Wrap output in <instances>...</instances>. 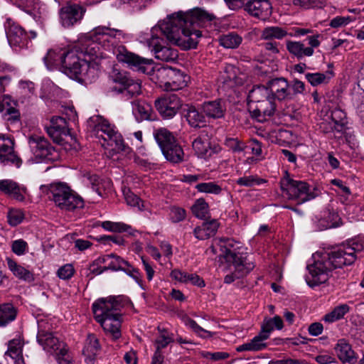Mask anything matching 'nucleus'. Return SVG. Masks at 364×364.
Returning <instances> with one entry per match:
<instances>
[{
	"instance_id": "13d9d810",
	"label": "nucleus",
	"mask_w": 364,
	"mask_h": 364,
	"mask_svg": "<svg viewBox=\"0 0 364 364\" xmlns=\"http://www.w3.org/2000/svg\"><path fill=\"white\" fill-rule=\"evenodd\" d=\"M11 248L16 255H23L28 250V244L23 240H16L12 242Z\"/></svg>"
},
{
	"instance_id": "58836bf2",
	"label": "nucleus",
	"mask_w": 364,
	"mask_h": 364,
	"mask_svg": "<svg viewBox=\"0 0 364 364\" xmlns=\"http://www.w3.org/2000/svg\"><path fill=\"white\" fill-rule=\"evenodd\" d=\"M7 264L9 269L12 272L14 276L18 279L26 282L33 281L34 278L33 274L23 267L18 264L15 261L7 259Z\"/></svg>"
},
{
	"instance_id": "9b49d317",
	"label": "nucleus",
	"mask_w": 364,
	"mask_h": 364,
	"mask_svg": "<svg viewBox=\"0 0 364 364\" xmlns=\"http://www.w3.org/2000/svg\"><path fill=\"white\" fill-rule=\"evenodd\" d=\"M37 339L45 350L56 355L58 364H73L68 353L67 346L54 336L53 333L40 330Z\"/></svg>"
},
{
	"instance_id": "5701e85b",
	"label": "nucleus",
	"mask_w": 364,
	"mask_h": 364,
	"mask_svg": "<svg viewBox=\"0 0 364 364\" xmlns=\"http://www.w3.org/2000/svg\"><path fill=\"white\" fill-rule=\"evenodd\" d=\"M0 190L19 201L23 200L26 194V188L25 187L20 186L16 182L11 180H1Z\"/></svg>"
},
{
	"instance_id": "20e7f679",
	"label": "nucleus",
	"mask_w": 364,
	"mask_h": 364,
	"mask_svg": "<svg viewBox=\"0 0 364 364\" xmlns=\"http://www.w3.org/2000/svg\"><path fill=\"white\" fill-rule=\"evenodd\" d=\"M218 245L221 252L220 257L233 267V272L225 277V283L231 284L253 269L255 264L247 258L245 248L240 242L223 238L219 240Z\"/></svg>"
},
{
	"instance_id": "49530a36",
	"label": "nucleus",
	"mask_w": 364,
	"mask_h": 364,
	"mask_svg": "<svg viewBox=\"0 0 364 364\" xmlns=\"http://www.w3.org/2000/svg\"><path fill=\"white\" fill-rule=\"evenodd\" d=\"M265 181L258 178L257 176H244L237 179L236 183L239 186L245 187H252L254 186L260 185Z\"/></svg>"
},
{
	"instance_id": "b1692460",
	"label": "nucleus",
	"mask_w": 364,
	"mask_h": 364,
	"mask_svg": "<svg viewBox=\"0 0 364 364\" xmlns=\"http://www.w3.org/2000/svg\"><path fill=\"white\" fill-rule=\"evenodd\" d=\"M183 114L188 124L193 127L205 126L206 121L204 114L200 113L194 106L186 105L183 107Z\"/></svg>"
},
{
	"instance_id": "bf43d9fd",
	"label": "nucleus",
	"mask_w": 364,
	"mask_h": 364,
	"mask_svg": "<svg viewBox=\"0 0 364 364\" xmlns=\"http://www.w3.org/2000/svg\"><path fill=\"white\" fill-rule=\"evenodd\" d=\"M203 357L207 359H210L212 360H225L229 357V353L223 351H218V352H205L203 354Z\"/></svg>"
},
{
	"instance_id": "69168bd1",
	"label": "nucleus",
	"mask_w": 364,
	"mask_h": 364,
	"mask_svg": "<svg viewBox=\"0 0 364 364\" xmlns=\"http://www.w3.org/2000/svg\"><path fill=\"white\" fill-rule=\"evenodd\" d=\"M323 325L320 323H313L309 327V333L310 335L316 336L323 332Z\"/></svg>"
},
{
	"instance_id": "f704fd0d",
	"label": "nucleus",
	"mask_w": 364,
	"mask_h": 364,
	"mask_svg": "<svg viewBox=\"0 0 364 364\" xmlns=\"http://www.w3.org/2000/svg\"><path fill=\"white\" fill-rule=\"evenodd\" d=\"M98 261L100 262H108V266L107 267V269L114 271H127L129 270L130 267L129 264L127 261L114 255H106L102 258H100Z\"/></svg>"
},
{
	"instance_id": "2f4dec72",
	"label": "nucleus",
	"mask_w": 364,
	"mask_h": 364,
	"mask_svg": "<svg viewBox=\"0 0 364 364\" xmlns=\"http://www.w3.org/2000/svg\"><path fill=\"white\" fill-rule=\"evenodd\" d=\"M153 134L161 150L176 142V137L166 128L156 129L154 130Z\"/></svg>"
},
{
	"instance_id": "8fccbe9b",
	"label": "nucleus",
	"mask_w": 364,
	"mask_h": 364,
	"mask_svg": "<svg viewBox=\"0 0 364 364\" xmlns=\"http://www.w3.org/2000/svg\"><path fill=\"white\" fill-rule=\"evenodd\" d=\"M102 227L111 232H126L130 228L129 225L122 223H114L111 221H105L102 223Z\"/></svg>"
},
{
	"instance_id": "37998d69",
	"label": "nucleus",
	"mask_w": 364,
	"mask_h": 364,
	"mask_svg": "<svg viewBox=\"0 0 364 364\" xmlns=\"http://www.w3.org/2000/svg\"><path fill=\"white\" fill-rule=\"evenodd\" d=\"M173 334L164 328H159V336L155 341L156 350H161L166 348L169 343L173 342Z\"/></svg>"
},
{
	"instance_id": "7ed1b4c3",
	"label": "nucleus",
	"mask_w": 364,
	"mask_h": 364,
	"mask_svg": "<svg viewBox=\"0 0 364 364\" xmlns=\"http://www.w3.org/2000/svg\"><path fill=\"white\" fill-rule=\"evenodd\" d=\"M363 250L361 240L351 239L318 256L313 264L307 266V284L314 287L325 283L333 269L353 264Z\"/></svg>"
},
{
	"instance_id": "0eeeda50",
	"label": "nucleus",
	"mask_w": 364,
	"mask_h": 364,
	"mask_svg": "<svg viewBox=\"0 0 364 364\" xmlns=\"http://www.w3.org/2000/svg\"><path fill=\"white\" fill-rule=\"evenodd\" d=\"M151 80L166 91L178 90L187 85L188 77L178 70L170 67H155Z\"/></svg>"
},
{
	"instance_id": "72a5a7b5",
	"label": "nucleus",
	"mask_w": 364,
	"mask_h": 364,
	"mask_svg": "<svg viewBox=\"0 0 364 364\" xmlns=\"http://www.w3.org/2000/svg\"><path fill=\"white\" fill-rule=\"evenodd\" d=\"M273 96L271 94L269 87H267L264 85H258L254 87L248 95V105L250 104H258L270 97Z\"/></svg>"
},
{
	"instance_id": "a19ab883",
	"label": "nucleus",
	"mask_w": 364,
	"mask_h": 364,
	"mask_svg": "<svg viewBox=\"0 0 364 364\" xmlns=\"http://www.w3.org/2000/svg\"><path fill=\"white\" fill-rule=\"evenodd\" d=\"M288 35L287 31L279 26H268L261 33V38L264 40H281Z\"/></svg>"
},
{
	"instance_id": "338daca9",
	"label": "nucleus",
	"mask_w": 364,
	"mask_h": 364,
	"mask_svg": "<svg viewBox=\"0 0 364 364\" xmlns=\"http://www.w3.org/2000/svg\"><path fill=\"white\" fill-rule=\"evenodd\" d=\"M182 321L183 323L190 328L193 332H196L199 325L192 318L188 317V316H184L182 317Z\"/></svg>"
},
{
	"instance_id": "c9c22d12",
	"label": "nucleus",
	"mask_w": 364,
	"mask_h": 364,
	"mask_svg": "<svg viewBox=\"0 0 364 364\" xmlns=\"http://www.w3.org/2000/svg\"><path fill=\"white\" fill-rule=\"evenodd\" d=\"M242 37L236 32H229L218 37L219 44L227 49H235L242 43Z\"/></svg>"
},
{
	"instance_id": "a211bd4d",
	"label": "nucleus",
	"mask_w": 364,
	"mask_h": 364,
	"mask_svg": "<svg viewBox=\"0 0 364 364\" xmlns=\"http://www.w3.org/2000/svg\"><path fill=\"white\" fill-rule=\"evenodd\" d=\"M0 161L5 165H14L17 168L21 165V160L14 151V142L9 137L0 136Z\"/></svg>"
},
{
	"instance_id": "4c0bfd02",
	"label": "nucleus",
	"mask_w": 364,
	"mask_h": 364,
	"mask_svg": "<svg viewBox=\"0 0 364 364\" xmlns=\"http://www.w3.org/2000/svg\"><path fill=\"white\" fill-rule=\"evenodd\" d=\"M161 151L165 158L172 163H180L183 161V150L177 142L164 148Z\"/></svg>"
},
{
	"instance_id": "052dcab7",
	"label": "nucleus",
	"mask_w": 364,
	"mask_h": 364,
	"mask_svg": "<svg viewBox=\"0 0 364 364\" xmlns=\"http://www.w3.org/2000/svg\"><path fill=\"white\" fill-rule=\"evenodd\" d=\"M290 88L291 90V92H293L294 98L296 95L304 92L305 90V85L303 82L295 80L292 82L291 85H290Z\"/></svg>"
},
{
	"instance_id": "79ce46f5",
	"label": "nucleus",
	"mask_w": 364,
	"mask_h": 364,
	"mask_svg": "<svg viewBox=\"0 0 364 364\" xmlns=\"http://www.w3.org/2000/svg\"><path fill=\"white\" fill-rule=\"evenodd\" d=\"M350 310L346 304L335 307L331 312L323 316V320L327 323H333L342 318Z\"/></svg>"
},
{
	"instance_id": "e433bc0d",
	"label": "nucleus",
	"mask_w": 364,
	"mask_h": 364,
	"mask_svg": "<svg viewBox=\"0 0 364 364\" xmlns=\"http://www.w3.org/2000/svg\"><path fill=\"white\" fill-rule=\"evenodd\" d=\"M17 316V309L11 303L0 304V327L6 326L14 321Z\"/></svg>"
},
{
	"instance_id": "ddd939ff",
	"label": "nucleus",
	"mask_w": 364,
	"mask_h": 364,
	"mask_svg": "<svg viewBox=\"0 0 364 364\" xmlns=\"http://www.w3.org/2000/svg\"><path fill=\"white\" fill-rule=\"evenodd\" d=\"M28 144L35 158V162L55 159V151L43 136L31 135L28 138Z\"/></svg>"
},
{
	"instance_id": "423d86ee",
	"label": "nucleus",
	"mask_w": 364,
	"mask_h": 364,
	"mask_svg": "<svg viewBox=\"0 0 364 364\" xmlns=\"http://www.w3.org/2000/svg\"><path fill=\"white\" fill-rule=\"evenodd\" d=\"M48 197L63 211H73L84 206L82 198L65 183H56L48 188Z\"/></svg>"
},
{
	"instance_id": "c756f323",
	"label": "nucleus",
	"mask_w": 364,
	"mask_h": 364,
	"mask_svg": "<svg viewBox=\"0 0 364 364\" xmlns=\"http://www.w3.org/2000/svg\"><path fill=\"white\" fill-rule=\"evenodd\" d=\"M219 224L216 220H212L209 222L203 223L201 225L198 226L194 230V235L199 240H207L215 235Z\"/></svg>"
},
{
	"instance_id": "c85d7f7f",
	"label": "nucleus",
	"mask_w": 364,
	"mask_h": 364,
	"mask_svg": "<svg viewBox=\"0 0 364 364\" xmlns=\"http://www.w3.org/2000/svg\"><path fill=\"white\" fill-rule=\"evenodd\" d=\"M65 50L64 48H57L48 51L47 55L43 58L48 68H60L62 69Z\"/></svg>"
},
{
	"instance_id": "6ab92c4d",
	"label": "nucleus",
	"mask_w": 364,
	"mask_h": 364,
	"mask_svg": "<svg viewBox=\"0 0 364 364\" xmlns=\"http://www.w3.org/2000/svg\"><path fill=\"white\" fill-rule=\"evenodd\" d=\"M276 110L274 97L260 102L258 104H250L249 111L252 116L259 122H264L267 117L274 114Z\"/></svg>"
},
{
	"instance_id": "864d4df0",
	"label": "nucleus",
	"mask_w": 364,
	"mask_h": 364,
	"mask_svg": "<svg viewBox=\"0 0 364 364\" xmlns=\"http://www.w3.org/2000/svg\"><path fill=\"white\" fill-rule=\"evenodd\" d=\"M186 215V210L179 207H171L170 208V219L173 223H178L185 219Z\"/></svg>"
},
{
	"instance_id": "4468645a",
	"label": "nucleus",
	"mask_w": 364,
	"mask_h": 364,
	"mask_svg": "<svg viewBox=\"0 0 364 364\" xmlns=\"http://www.w3.org/2000/svg\"><path fill=\"white\" fill-rule=\"evenodd\" d=\"M114 81L118 85L114 88L115 91L125 99L138 96L141 92V82L126 73H119Z\"/></svg>"
},
{
	"instance_id": "4be33fe9",
	"label": "nucleus",
	"mask_w": 364,
	"mask_h": 364,
	"mask_svg": "<svg viewBox=\"0 0 364 364\" xmlns=\"http://www.w3.org/2000/svg\"><path fill=\"white\" fill-rule=\"evenodd\" d=\"M200 109L205 116L213 119L223 118L226 111L225 102L220 99L205 101Z\"/></svg>"
},
{
	"instance_id": "2eb2a0df",
	"label": "nucleus",
	"mask_w": 364,
	"mask_h": 364,
	"mask_svg": "<svg viewBox=\"0 0 364 364\" xmlns=\"http://www.w3.org/2000/svg\"><path fill=\"white\" fill-rule=\"evenodd\" d=\"M86 9L80 4H68L59 11L60 23L64 28H70L80 22Z\"/></svg>"
},
{
	"instance_id": "f257e3e1",
	"label": "nucleus",
	"mask_w": 364,
	"mask_h": 364,
	"mask_svg": "<svg viewBox=\"0 0 364 364\" xmlns=\"http://www.w3.org/2000/svg\"><path fill=\"white\" fill-rule=\"evenodd\" d=\"M130 38L123 30L100 26L82 36L70 50H65L62 69L66 74L92 81L98 75L95 61L101 55L100 48L112 51L117 59L136 70L145 73L151 60L131 53L122 45Z\"/></svg>"
},
{
	"instance_id": "7c9ffc66",
	"label": "nucleus",
	"mask_w": 364,
	"mask_h": 364,
	"mask_svg": "<svg viewBox=\"0 0 364 364\" xmlns=\"http://www.w3.org/2000/svg\"><path fill=\"white\" fill-rule=\"evenodd\" d=\"M132 112L136 119L139 121L153 119L152 107L145 101H134L132 103Z\"/></svg>"
},
{
	"instance_id": "5fc2aeb1",
	"label": "nucleus",
	"mask_w": 364,
	"mask_h": 364,
	"mask_svg": "<svg viewBox=\"0 0 364 364\" xmlns=\"http://www.w3.org/2000/svg\"><path fill=\"white\" fill-rule=\"evenodd\" d=\"M75 273V269L72 264H67L60 267L57 272L58 277L61 279H69Z\"/></svg>"
},
{
	"instance_id": "393cba45",
	"label": "nucleus",
	"mask_w": 364,
	"mask_h": 364,
	"mask_svg": "<svg viewBox=\"0 0 364 364\" xmlns=\"http://www.w3.org/2000/svg\"><path fill=\"white\" fill-rule=\"evenodd\" d=\"M171 277L176 282L191 284L199 287L205 286L204 281L196 274H189L178 269H175L171 272Z\"/></svg>"
},
{
	"instance_id": "4d7b16f0",
	"label": "nucleus",
	"mask_w": 364,
	"mask_h": 364,
	"mask_svg": "<svg viewBox=\"0 0 364 364\" xmlns=\"http://www.w3.org/2000/svg\"><path fill=\"white\" fill-rule=\"evenodd\" d=\"M23 218V214L20 210H11L8 213V221L12 226L18 225Z\"/></svg>"
},
{
	"instance_id": "6e6d98bb",
	"label": "nucleus",
	"mask_w": 364,
	"mask_h": 364,
	"mask_svg": "<svg viewBox=\"0 0 364 364\" xmlns=\"http://www.w3.org/2000/svg\"><path fill=\"white\" fill-rule=\"evenodd\" d=\"M225 144L227 147L232 149L235 152L242 151L245 148V144L240 141L237 138H228L225 140Z\"/></svg>"
},
{
	"instance_id": "412c9836",
	"label": "nucleus",
	"mask_w": 364,
	"mask_h": 364,
	"mask_svg": "<svg viewBox=\"0 0 364 364\" xmlns=\"http://www.w3.org/2000/svg\"><path fill=\"white\" fill-rule=\"evenodd\" d=\"M245 9L252 16L265 20L271 15L272 7L269 0H250Z\"/></svg>"
},
{
	"instance_id": "dca6fc26",
	"label": "nucleus",
	"mask_w": 364,
	"mask_h": 364,
	"mask_svg": "<svg viewBox=\"0 0 364 364\" xmlns=\"http://www.w3.org/2000/svg\"><path fill=\"white\" fill-rule=\"evenodd\" d=\"M155 107L163 118L170 119L181 108L182 102L176 95H166L156 100Z\"/></svg>"
},
{
	"instance_id": "a878e982",
	"label": "nucleus",
	"mask_w": 364,
	"mask_h": 364,
	"mask_svg": "<svg viewBox=\"0 0 364 364\" xmlns=\"http://www.w3.org/2000/svg\"><path fill=\"white\" fill-rule=\"evenodd\" d=\"M287 50L297 59H303L305 57H311L314 50L312 48H307L301 41H287L286 42Z\"/></svg>"
},
{
	"instance_id": "aec40b11",
	"label": "nucleus",
	"mask_w": 364,
	"mask_h": 364,
	"mask_svg": "<svg viewBox=\"0 0 364 364\" xmlns=\"http://www.w3.org/2000/svg\"><path fill=\"white\" fill-rule=\"evenodd\" d=\"M269 87L274 99L279 101H287L293 99V92L290 85L284 78H275L269 81Z\"/></svg>"
},
{
	"instance_id": "680f3d73",
	"label": "nucleus",
	"mask_w": 364,
	"mask_h": 364,
	"mask_svg": "<svg viewBox=\"0 0 364 364\" xmlns=\"http://www.w3.org/2000/svg\"><path fill=\"white\" fill-rule=\"evenodd\" d=\"M19 87L25 94H33L35 91V85L31 81H21Z\"/></svg>"
},
{
	"instance_id": "473e14b6",
	"label": "nucleus",
	"mask_w": 364,
	"mask_h": 364,
	"mask_svg": "<svg viewBox=\"0 0 364 364\" xmlns=\"http://www.w3.org/2000/svg\"><path fill=\"white\" fill-rule=\"evenodd\" d=\"M23 341L20 338H14L9 342L6 355L10 356L15 364H25L22 357Z\"/></svg>"
},
{
	"instance_id": "f03ea898",
	"label": "nucleus",
	"mask_w": 364,
	"mask_h": 364,
	"mask_svg": "<svg viewBox=\"0 0 364 364\" xmlns=\"http://www.w3.org/2000/svg\"><path fill=\"white\" fill-rule=\"evenodd\" d=\"M215 19L213 14L200 8L186 13L178 11L168 16L149 32L142 33L140 42L151 48L157 59L173 61L178 58L177 50L162 46L160 35L164 34L169 42L183 50L195 48L202 37V32L198 28L207 26Z\"/></svg>"
},
{
	"instance_id": "a18cd8bd",
	"label": "nucleus",
	"mask_w": 364,
	"mask_h": 364,
	"mask_svg": "<svg viewBox=\"0 0 364 364\" xmlns=\"http://www.w3.org/2000/svg\"><path fill=\"white\" fill-rule=\"evenodd\" d=\"M191 210L193 214L200 219L205 218L209 213L208 205L203 198L196 200Z\"/></svg>"
},
{
	"instance_id": "f8f14e48",
	"label": "nucleus",
	"mask_w": 364,
	"mask_h": 364,
	"mask_svg": "<svg viewBox=\"0 0 364 364\" xmlns=\"http://www.w3.org/2000/svg\"><path fill=\"white\" fill-rule=\"evenodd\" d=\"M4 28L8 42L13 48L26 47L28 40L36 36V33L33 31H31L29 36L22 26L11 18L6 21Z\"/></svg>"
},
{
	"instance_id": "de8ad7c7",
	"label": "nucleus",
	"mask_w": 364,
	"mask_h": 364,
	"mask_svg": "<svg viewBox=\"0 0 364 364\" xmlns=\"http://www.w3.org/2000/svg\"><path fill=\"white\" fill-rule=\"evenodd\" d=\"M196 188L199 192L205 193L219 194L222 191L221 187L213 182L200 183Z\"/></svg>"
},
{
	"instance_id": "603ef678",
	"label": "nucleus",
	"mask_w": 364,
	"mask_h": 364,
	"mask_svg": "<svg viewBox=\"0 0 364 364\" xmlns=\"http://www.w3.org/2000/svg\"><path fill=\"white\" fill-rule=\"evenodd\" d=\"M306 79L312 86H317L321 83L327 82L329 77L321 73H306Z\"/></svg>"
},
{
	"instance_id": "ea45409f",
	"label": "nucleus",
	"mask_w": 364,
	"mask_h": 364,
	"mask_svg": "<svg viewBox=\"0 0 364 364\" xmlns=\"http://www.w3.org/2000/svg\"><path fill=\"white\" fill-rule=\"evenodd\" d=\"M224 72L225 75L223 77L226 81H232L236 85H242L245 81V75L239 73L238 69L234 65H227Z\"/></svg>"
},
{
	"instance_id": "bb28decb",
	"label": "nucleus",
	"mask_w": 364,
	"mask_h": 364,
	"mask_svg": "<svg viewBox=\"0 0 364 364\" xmlns=\"http://www.w3.org/2000/svg\"><path fill=\"white\" fill-rule=\"evenodd\" d=\"M193 149L198 157L205 158L213 153L210 146V139L207 134L199 135L192 143Z\"/></svg>"
},
{
	"instance_id": "09e8293b",
	"label": "nucleus",
	"mask_w": 364,
	"mask_h": 364,
	"mask_svg": "<svg viewBox=\"0 0 364 364\" xmlns=\"http://www.w3.org/2000/svg\"><path fill=\"white\" fill-rule=\"evenodd\" d=\"M100 348L98 339L93 334H89L86 340L84 351L93 355H96Z\"/></svg>"
},
{
	"instance_id": "3c124183",
	"label": "nucleus",
	"mask_w": 364,
	"mask_h": 364,
	"mask_svg": "<svg viewBox=\"0 0 364 364\" xmlns=\"http://www.w3.org/2000/svg\"><path fill=\"white\" fill-rule=\"evenodd\" d=\"M355 18L350 16H337L331 20L329 26L333 28H339L348 25L350 22H353Z\"/></svg>"
},
{
	"instance_id": "0e129e2a",
	"label": "nucleus",
	"mask_w": 364,
	"mask_h": 364,
	"mask_svg": "<svg viewBox=\"0 0 364 364\" xmlns=\"http://www.w3.org/2000/svg\"><path fill=\"white\" fill-rule=\"evenodd\" d=\"M250 146L252 154L256 156H261L262 154V144L257 139H252L250 141Z\"/></svg>"
},
{
	"instance_id": "cd10ccee",
	"label": "nucleus",
	"mask_w": 364,
	"mask_h": 364,
	"mask_svg": "<svg viewBox=\"0 0 364 364\" xmlns=\"http://www.w3.org/2000/svg\"><path fill=\"white\" fill-rule=\"evenodd\" d=\"M335 350L338 358L343 363H353L355 362V353L346 340L340 339L335 347Z\"/></svg>"
},
{
	"instance_id": "9d476101",
	"label": "nucleus",
	"mask_w": 364,
	"mask_h": 364,
	"mask_svg": "<svg viewBox=\"0 0 364 364\" xmlns=\"http://www.w3.org/2000/svg\"><path fill=\"white\" fill-rule=\"evenodd\" d=\"M283 328L282 318L276 316L272 318L265 319L262 324L259 333L255 336L250 341L237 346V352L242 351H259L266 348L264 341L269 338L270 333L277 328L280 330Z\"/></svg>"
},
{
	"instance_id": "c03bdc74",
	"label": "nucleus",
	"mask_w": 364,
	"mask_h": 364,
	"mask_svg": "<svg viewBox=\"0 0 364 364\" xmlns=\"http://www.w3.org/2000/svg\"><path fill=\"white\" fill-rule=\"evenodd\" d=\"M124 199L128 205L137 208L139 210L145 209V205L136 195L132 193L129 189L124 188L123 190Z\"/></svg>"
},
{
	"instance_id": "39448f33",
	"label": "nucleus",
	"mask_w": 364,
	"mask_h": 364,
	"mask_svg": "<svg viewBox=\"0 0 364 364\" xmlns=\"http://www.w3.org/2000/svg\"><path fill=\"white\" fill-rule=\"evenodd\" d=\"M120 304L112 297L100 299L92 304L95 318L100 323L107 335L117 340L122 336V316L118 311Z\"/></svg>"
},
{
	"instance_id": "f3484780",
	"label": "nucleus",
	"mask_w": 364,
	"mask_h": 364,
	"mask_svg": "<svg viewBox=\"0 0 364 364\" xmlns=\"http://www.w3.org/2000/svg\"><path fill=\"white\" fill-rule=\"evenodd\" d=\"M50 124L46 128L47 133L53 139V141L63 144L68 138L73 139L68 128L67 122L60 117H53L50 119Z\"/></svg>"
},
{
	"instance_id": "6e6552de",
	"label": "nucleus",
	"mask_w": 364,
	"mask_h": 364,
	"mask_svg": "<svg viewBox=\"0 0 364 364\" xmlns=\"http://www.w3.org/2000/svg\"><path fill=\"white\" fill-rule=\"evenodd\" d=\"M280 186L282 193L297 204H302L318 196L316 188L310 187L305 181L294 180L287 173L281 179Z\"/></svg>"
},
{
	"instance_id": "e2e57ef3",
	"label": "nucleus",
	"mask_w": 364,
	"mask_h": 364,
	"mask_svg": "<svg viewBox=\"0 0 364 364\" xmlns=\"http://www.w3.org/2000/svg\"><path fill=\"white\" fill-rule=\"evenodd\" d=\"M142 264L146 273V277L149 281H151L154 275L155 271L151 264L144 257H141Z\"/></svg>"
},
{
	"instance_id": "1a4fd4ad",
	"label": "nucleus",
	"mask_w": 364,
	"mask_h": 364,
	"mask_svg": "<svg viewBox=\"0 0 364 364\" xmlns=\"http://www.w3.org/2000/svg\"><path fill=\"white\" fill-rule=\"evenodd\" d=\"M95 123V130L97 137H101L105 143L102 144L105 149L111 146L110 152L124 151L125 145L122 135L116 130L115 127L112 125L107 119L102 117H96L92 119Z\"/></svg>"
},
{
	"instance_id": "774afa93",
	"label": "nucleus",
	"mask_w": 364,
	"mask_h": 364,
	"mask_svg": "<svg viewBox=\"0 0 364 364\" xmlns=\"http://www.w3.org/2000/svg\"><path fill=\"white\" fill-rule=\"evenodd\" d=\"M279 43L275 41H269L263 44L265 50L270 51L272 54H277L279 52L278 48Z\"/></svg>"
}]
</instances>
